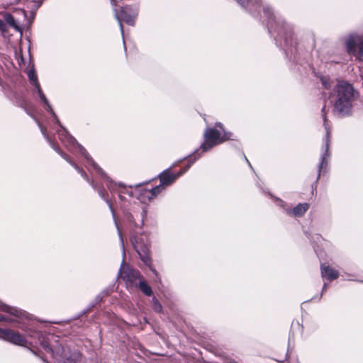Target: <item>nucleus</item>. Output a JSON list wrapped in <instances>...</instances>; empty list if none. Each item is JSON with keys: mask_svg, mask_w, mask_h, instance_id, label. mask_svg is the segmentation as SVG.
Segmentation results:
<instances>
[{"mask_svg": "<svg viewBox=\"0 0 363 363\" xmlns=\"http://www.w3.org/2000/svg\"><path fill=\"white\" fill-rule=\"evenodd\" d=\"M41 131L43 134L45 135V137L47 138L48 142L50 143V145L52 147V148L58 153L60 154L67 162H69L72 166L74 167V168L82 175V177H84L89 184L92 186L94 189H96V186L94 184V182L92 180H90L88 177V175L86 174V172L79 167L75 163L72 162L69 157L65 153H63L59 147H56L55 144L48 138V137L45 134L43 128L40 126Z\"/></svg>", "mask_w": 363, "mask_h": 363, "instance_id": "obj_13", "label": "nucleus"}, {"mask_svg": "<svg viewBox=\"0 0 363 363\" xmlns=\"http://www.w3.org/2000/svg\"><path fill=\"white\" fill-rule=\"evenodd\" d=\"M130 241L143 263L150 267L151 259L150 258V245L147 242V237L145 235H141L140 238L133 236L130 238Z\"/></svg>", "mask_w": 363, "mask_h": 363, "instance_id": "obj_6", "label": "nucleus"}, {"mask_svg": "<svg viewBox=\"0 0 363 363\" xmlns=\"http://www.w3.org/2000/svg\"><path fill=\"white\" fill-rule=\"evenodd\" d=\"M328 111V110H326L325 106H324L321 110V115H322L323 120V125L325 129V137L324 138L325 150H324V152L321 155L320 162L319 167H318L319 173L322 171L323 169H324L327 166L328 160V158L330 156V155L328 153V150H329V146H330V126L329 125V123H328V121L327 120V117H326ZM319 175H320V174H318V178L319 177Z\"/></svg>", "mask_w": 363, "mask_h": 363, "instance_id": "obj_8", "label": "nucleus"}, {"mask_svg": "<svg viewBox=\"0 0 363 363\" xmlns=\"http://www.w3.org/2000/svg\"><path fill=\"white\" fill-rule=\"evenodd\" d=\"M263 11L265 16L268 18L267 27L269 32L271 34L277 32L276 40L279 41L284 38V45L286 48L292 45L293 37L290 26L286 25L285 22L279 19L277 21L276 16L269 6H264Z\"/></svg>", "mask_w": 363, "mask_h": 363, "instance_id": "obj_3", "label": "nucleus"}, {"mask_svg": "<svg viewBox=\"0 0 363 363\" xmlns=\"http://www.w3.org/2000/svg\"><path fill=\"white\" fill-rule=\"evenodd\" d=\"M122 279L126 282L128 286L137 284V281H140L143 279L140 272L133 269H127L124 271H120Z\"/></svg>", "mask_w": 363, "mask_h": 363, "instance_id": "obj_15", "label": "nucleus"}, {"mask_svg": "<svg viewBox=\"0 0 363 363\" xmlns=\"http://www.w3.org/2000/svg\"><path fill=\"white\" fill-rule=\"evenodd\" d=\"M320 82L325 89L333 87L330 98L333 104L334 113L341 117L350 115L352 113V104L355 99L353 86L345 82L333 81L325 76L320 77Z\"/></svg>", "mask_w": 363, "mask_h": 363, "instance_id": "obj_1", "label": "nucleus"}, {"mask_svg": "<svg viewBox=\"0 0 363 363\" xmlns=\"http://www.w3.org/2000/svg\"><path fill=\"white\" fill-rule=\"evenodd\" d=\"M27 74H28V77L29 79L30 82L31 83V84L33 86H35L40 100L44 104L45 108L46 109L47 111H48L49 113H50L52 115V116L54 117L56 122L60 124V121H59V119L57 118V116H56L52 108L51 107L45 95L41 90V88H40V86L38 82V77H37V75H36L35 71L33 69H29L27 72Z\"/></svg>", "mask_w": 363, "mask_h": 363, "instance_id": "obj_10", "label": "nucleus"}, {"mask_svg": "<svg viewBox=\"0 0 363 363\" xmlns=\"http://www.w3.org/2000/svg\"><path fill=\"white\" fill-rule=\"evenodd\" d=\"M20 11L26 16V11L24 10H21Z\"/></svg>", "mask_w": 363, "mask_h": 363, "instance_id": "obj_30", "label": "nucleus"}, {"mask_svg": "<svg viewBox=\"0 0 363 363\" xmlns=\"http://www.w3.org/2000/svg\"><path fill=\"white\" fill-rule=\"evenodd\" d=\"M151 270H152L155 274H156V273H157V272H156V271H155V269H152V268H151Z\"/></svg>", "mask_w": 363, "mask_h": 363, "instance_id": "obj_33", "label": "nucleus"}, {"mask_svg": "<svg viewBox=\"0 0 363 363\" xmlns=\"http://www.w3.org/2000/svg\"><path fill=\"white\" fill-rule=\"evenodd\" d=\"M163 189L164 186L161 184L154 188H152L151 189H143V192L140 195L139 199L142 200L143 202H145L146 199L151 201L152 199L155 198Z\"/></svg>", "mask_w": 363, "mask_h": 363, "instance_id": "obj_16", "label": "nucleus"}, {"mask_svg": "<svg viewBox=\"0 0 363 363\" xmlns=\"http://www.w3.org/2000/svg\"><path fill=\"white\" fill-rule=\"evenodd\" d=\"M146 215V210L143 208L142 211V216H145Z\"/></svg>", "mask_w": 363, "mask_h": 363, "instance_id": "obj_28", "label": "nucleus"}, {"mask_svg": "<svg viewBox=\"0 0 363 363\" xmlns=\"http://www.w3.org/2000/svg\"><path fill=\"white\" fill-rule=\"evenodd\" d=\"M243 8L250 12L258 11L260 7V0H236Z\"/></svg>", "mask_w": 363, "mask_h": 363, "instance_id": "obj_18", "label": "nucleus"}, {"mask_svg": "<svg viewBox=\"0 0 363 363\" xmlns=\"http://www.w3.org/2000/svg\"><path fill=\"white\" fill-rule=\"evenodd\" d=\"M140 289L147 296L152 294L151 287L143 280V278L138 282Z\"/></svg>", "mask_w": 363, "mask_h": 363, "instance_id": "obj_22", "label": "nucleus"}, {"mask_svg": "<svg viewBox=\"0 0 363 363\" xmlns=\"http://www.w3.org/2000/svg\"><path fill=\"white\" fill-rule=\"evenodd\" d=\"M0 308L1 311L9 313L11 315H13L15 317L20 318L23 315V312L20 310H18L14 308H11L7 305H0Z\"/></svg>", "mask_w": 363, "mask_h": 363, "instance_id": "obj_21", "label": "nucleus"}, {"mask_svg": "<svg viewBox=\"0 0 363 363\" xmlns=\"http://www.w3.org/2000/svg\"><path fill=\"white\" fill-rule=\"evenodd\" d=\"M245 160H246V161L247 162V163L249 164V165L251 167V164H250V163L249 162L248 159H247V158L245 157Z\"/></svg>", "mask_w": 363, "mask_h": 363, "instance_id": "obj_32", "label": "nucleus"}, {"mask_svg": "<svg viewBox=\"0 0 363 363\" xmlns=\"http://www.w3.org/2000/svg\"><path fill=\"white\" fill-rule=\"evenodd\" d=\"M153 309L157 313H161L162 311V306L160 303L154 297L152 298Z\"/></svg>", "mask_w": 363, "mask_h": 363, "instance_id": "obj_23", "label": "nucleus"}, {"mask_svg": "<svg viewBox=\"0 0 363 363\" xmlns=\"http://www.w3.org/2000/svg\"><path fill=\"white\" fill-rule=\"evenodd\" d=\"M345 43L347 53L363 62V37L357 33H351L346 38Z\"/></svg>", "mask_w": 363, "mask_h": 363, "instance_id": "obj_5", "label": "nucleus"}, {"mask_svg": "<svg viewBox=\"0 0 363 363\" xmlns=\"http://www.w3.org/2000/svg\"><path fill=\"white\" fill-rule=\"evenodd\" d=\"M279 202L282 203L283 201H282V200H279Z\"/></svg>", "mask_w": 363, "mask_h": 363, "instance_id": "obj_35", "label": "nucleus"}, {"mask_svg": "<svg viewBox=\"0 0 363 363\" xmlns=\"http://www.w3.org/2000/svg\"><path fill=\"white\" fill-rule=\"evenodd\" d=\"M138 14V9H133L130 6H123L118 11L115 9V17L118 22L122 35H123L122 21H124L128 25L134 26Z\"/></svg>", "mask_w": 363, "mask_h": 363, "instance_id": "obj_7", "label": "nucleus"}, {"mask_svg": "<svg viewBox=\"0 0 363 363\" xmlns=\"http://www.w3.org/2000/svg\"><path fill=\"white\" fill-rule=\"evenodd\" d=\"M112 5L116 6V0H111Z\"/></svg>", "mask_w": 363, "mask_h": 363, "instance_id": "obj_29", "label": "nucleus"}, {"mask_svg": "<svg viewBox=\"0 0 363 363\" xmlns=\"http://www.w3.org/2000/svg\"><path fill=\"white\" fill-rule=\"evenodd\" d=\"M140 186H141V184H138L135 185V188H138V187H140Z\"/></svg>", "mask_w": 363, "mask_h": 363, "instance_id": "obj_31", "label": "nucleus"}, {"mask_svg": "<svg viewBox=\"0 0 363 363\" xmlns=\"http://www.w3.org/2000/svg\"><path fill=\"white\" fill-rule=\"evenodd\" d=\"M5 24L2 20L0 19V31L4 30Z\"/></svg>", "mask_w": 363, "mask_h": 363, "instance_id": "obj_27", "label": "nucleus"}, {"mask_svg": "<svg viewBox=\"0 0 363 363\" xmlns=\"http://www.w3.org/2000/svg\"><path fill=\"white\" fill-rule=\"evenodd\" d=\"M5 20L11 26L15 28L16 29L18 28L15 23V19L12 15L7 14L5 17Z\"/></svg>", "mask_w": 363, "mask_h": 363, "instance_id": "obj_24", "label": "nucleus"}, {"mask_svg": "<svg viewBox=\"0 0 363 363\" xmlns=\"http://www.w3.org/2000/svg\"><path fill=\"white\" fill-rule=\"evenodd\" d=\"M61 129L57 131L58 138L62 143L67 147L71 146L78 150V152L84 157L87 163L90 164L99 174H101L107 188L111 191H117L120 198H122V194H128L132 196L131 191H129L122 184L114 183L103 171V169L93 160L86 150L79 145L72 135L61 125Z\"/></svg>", "mask_w": 363, "mask_h": 363, "instance_id": "obj_2", "label": "nucleus"}, {"mask_svg": "<svg viewBox=\"0 0 363 363\" xmlns=\"http://www.w3.org/2000/svg\"><path fill=\"white\" fill-rule=\"evenodd\" d=\"M325 287H326V284H325L324 286H323V291L325 289Z\"/></svg>", "mask_w": 363, "mask_h": 363, "instance_id": "obj_34", "label": "nucleus"}, {"mask_svg": "<svg viewBox=\"0 0 363 363\" xmlns=\"http://www.w3.org/2000/svg\"><path fill=\"white\" fill-rule=\"evenodd\" d=\"M35 335L39 339L40 345L43 347V348L47 352L51 353L52 356L56 359H59V357H62L64 348L62 347H57L55 349V352L52 350V347L50 345L48 342L49 338L43 337V334L40 332H35Z\"/></svg>", "mask_w": 363, "mask_h": 363, "instance_id": "obj_14", "label": "nucleus"}, {"mask_svg": "<svg viewBox=\"0 0 363 363\" xmlns=\"http://www.w3.org/2000/svg\"><path fill=\"white\" fill-rule=\"evenodd\" d=\"M216 125L221 129V131L213 128H208L206 130L204 133L205 141L200 147L202 152H205L213 147L231 138L232 133L230 132H225L220 123H216Z\"/></svg>", "mask_w": 363, "mask_h": 363, "instance_id": "obj_4", "label": "nucleus"}, {"mask_svg": "<svg viewBox=\"0 0 363 363\" xmlns=\"http://www.w3.org/2000/svg\"><path fill=\"white\" fill-rule=\"evenodd\" d=\"M321 274L323 278L327 277V279L330 281L338 277V272L330 266H321Z\"/></svg>", "mask_w": 363, "mask_h": 363, "instance_id": "obj_20", "label": "nucleus"}, {"mask_svg": "<svg viewBox=\"0 0 363 363\" xmlns=\"http://www.w3.org/2000/svg\"><path fill=\"white\" fill-rule=\"evenodd\" d=\"M0 338L16 345L27 347L25 337L11 329L0 328Z\"/></svg>", "mask_w": 363, "mask_h": 363, "instance_id": "obj_12", "label": "nucleus"}, {"mask_svg": "<svg viewBox=\"0 0 363 363\" xmlns=\"http://www.w3.org/2000/svg\"><path fill=\"white\" fill-rule=\"evenodd\" d=\"M199 150H197L193 156H191L189 158V162L190 163L182 170L179 172L177 174L171 173L169 169H167L164 171L160 175V182L161 184L164 186H168L172 184L177 178H179L181 175H182L184 173H185L191 167V165L200 157V155H199Z\"/></svg>", "mask_w": 363, "mask_h": 363, "instance_id": "obj_9", "label": "nucleus"}, {"mask_svg": "<svg viewBox=\"0 0 363 363\" xmlns=\"http://www.w3.org/2000/svg\"><path fill=\"white\" fill-rule=\"evenodd\" d=\"M0 321L13 322L15 320L13 318H9L5 315H0Z\"/></svg>", "mask_w": 363, "mask_h": 363, "instance_id": "obj_26", "label": "nucleus"}, {"mask_svg": "<svg viewBox=\"0 0 363 363\" xmlns=\"http://www.w3.org/2000/svg\"><path fill=\"white\" fill-rule=\"evenodd\" d=\"M99 192V194L100 195V196L106 202V203L108 205L109 208H110V210L112 213V215H113V220H114V222H115V224H116V226L117 228V230H118V235H119V237H120V240H121V245H122V248H123V256H125V249H124V245H123V238H122V235H121V231H120V229H119V227H118V223L116 221V216H115V212H114V210L113 208V206H112V204L111 203V201L108 200V194L105 191H102L101 189H99L98 191Z\"/></svg>", "mask_w": 363, "mask_h": 363, "instance_id": "obj_17", "label": "nucleus"}, {"mask_svg": "<svg viewBox=\"0 0 363 363\" xmlns=\"http://www.w3.org/2000/svg\"><path fill=\"white\" fill-rule=\"evenodd\" d=\"M65 356V352H63L62 357H59V359H57L60 363H61V361H62V358ZM62 363H77L74 359H73L71 357L67 358L66 360L63 361Z\"/></svg>", "mask_w": 363, "mask_h": 363, "instance_id": "obj_25", "label": "nucleus"}, {"mask_svg": "<svg viewBox=\"0 0 363 363\" xmlns=\"http://www.w3.org/2000/svg\"><path fill=\"white\" fill-rule=\"evenodd\" d=\"M308 208L309 204L307 203H299L293 209H287L286 213L288 214H293L295 216H301L306 212Z\"/></svg>", "mask_w": 363, "mask_h": 363, "instance_id": "obj_19", "label": "nucleus"}, {"mask_svg": "<svg viewBox=\"0 0 363 363\" xmlns=\"http://www.w3.org/2000/svg\"><path fill=\"white\" fill-rule=\"evenodd\" d=\"M0 338L16 345L27 347L25 337L11 329L0 328Z\"/></svg>", "mask_w": 363, "mask_h": 363, "instance_id": "obj_11", "label": "nucleus"}]
</instances>
